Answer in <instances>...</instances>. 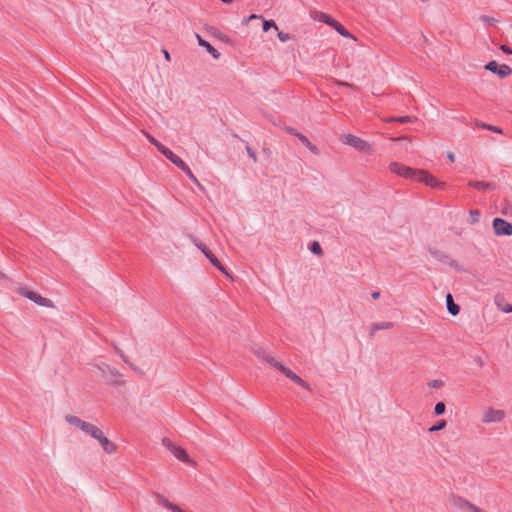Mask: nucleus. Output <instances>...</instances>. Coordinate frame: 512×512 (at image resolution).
Masks as SVG:
<instances>
[{
  "label": "nucleus",
  "mask_w": 512,
  "mask_h": 512,
  "mask_svg": "<svg viewBox=\"0 0 512 512\" xmlns=\"http://www.w3.org/2000/svg\"><path fill=\"white\" fill-rule=\"evenodd\" d=\"M252 352L261 360L268 363L272 368L275 370L281 372L283 375H285L287 378L292 380L293 382L297 383L301 387L309 390L310 386L309 384L303 380L300 376H298L296 373H294L289 367H287L281 360L277 359L276 357L270 355L265 349L261 347H255L252 349Z\"/></svg>",
  "instance_id": "obj_1"
},
{
  "label": "nucleus",
  "mask_w": 512,
  "mask_h": 512,
  "mask_svg": "<svg viewBox=\"0 0 512 512\" xmlns=\"http://www.w3.org/2000/svg\"><path fill=\"white\" fill-rule=\"evenodd\" d=\"M448 503L456 512H485L467 498L455 493L449 495Z\"/></svg>",
  "instance_id": "obj_2"
},
{
  "label": "nucleus",
  "mask_w": 512,
  "mask_h": 512,
  "mask_svg": "<svg viewBox=\"0 0 512 512\" xmlns=\"http://www.w3.org/2000/svg\"><path fill=\"white\" fill-rule=\"evenodd\" d=\"M340 141L341 143L351 146L362 153H371L373 150L372 145L370 143L351 133H344L340 135Z\"/></svg>",
  "instance_id": "obj_3"
},
{
  "label": "nucleus",
  "mask_w": 512,
  "mask_h": 512,
  "mask_svg": "<svg viewBox=\"0 0 512 512\" xmlns=\"http://www.w3.org/2000/svg\"><path fill=\"white\" fill-rule=\"evenodd\" d=\"M505 417L506 413L504 410L488 406L482 410L481 423L484 425L500 423L505 419Z\"/></svg>",
  "instance_id": "obj_4"
},
{
  "label": "nucleus",
  "mask_w": 512,
  "mask_h": 512,
  "mask_svg": "<svg viewBox=\"0 0 512 512\" xmlns=\"http://www.w3.org/2000/svg\"><path fill=\"white\" fill-rule=\"evenodd\" d=\"M17 293L34 303H36L39 306L46 307V308H54V303L52 300L45 298L38 294L37 292L31 291L28 288L20 287L17 289Z\"/></svg>",
  "instance_id": "obj_5"
},
{
  "label": "nucleus",
  "mask_w": 512,
  "mask_h": 512,
  "mask_svg": "<svg viewBox=\"0 0 512 512\" xmlns=\"http://www.w3.org/2000/svg\"><path fill=\"white\" fill-rule=\"evenodd\" d=\"M389 170L399 177L415 181L419 169H414L398 162H391Z\"/></svg>",
  "instance_id": "obj_6"
},
{
  "label": "nucleus",
  "mask_w": 512,
  "mask_h": 512,
  "mask_svg": "<svg viewBox=\"0 0 512 512\" xmlns=\"http://www.w3.org/2000/svg\"><path fill=\"white\" fill-rule=\"evenodd\" d=\"M416 182L424 183L425 185L436 188V189H444L445 183L440 181L434 175L429 173L427 170L419 169L416 177Z\"/></svg>",
  "instance_id": "obj_7"
},
{
  "label": "nucleus",
  "mask_w": 512,
  "mask_h": 512,
  "mask_svg": "<svg viewBox=\"0 0 512 512\" xmlns=\"http://www.w3.org/2000/svg\"><path fill=\"white\" fill-rule=\"evenodd\" d=\"M497 236H512V224L502 218H495L492 223Z\"/></svg>",
  "instance_id": "obj_8"
},
{
  "label": "nucleus",
  "mask_w": 512,
  "mask_h": 512,
  "mask_svg": "<svg viewBox=\"0 0 512 512\" xmlns=\"http://www.w3.org/2000/svg\"><path fill=\"white\" fill-rule=\"evenodd\" d=\"M95 440H97L100 444V446L102 447L103 451L109 455H112L114 454L118 447L117 445L112 442L111 440H109L103 433V431L101 429H99V431L97 432V436L94 437Z\"/></svg>",
  "instance_id": "obj_9"
},
{
  "label": "nucleus",
  "mask_w": 512,
  "mask_h": 512,
  "mask_svg": "<svg viewBox=\"0 0 512 512\" xmlns=\"http://www.w3.org/2000/svg\"><path fill=\"white\" fill-rule=\"evenodd\" d=\"M194 243L218 270H220L227 276L229 275L226 269L221 265L218 259L214 256V254L207 248V246L204 243L197 240H195Z\"/></svg>",
  "instance_id": "obj_10"
},
{
  "label": "nucleus",
  "mask_w": 512,
  "mask_h": 512,
  "mask_svg": "<svg viewBox=\"0 0 512 512\" xmlns=\"http://www.w3.org/2000/svg\"><path fill=\"white\" fill-rule=\"evenodd\" d=\"M194 243L218 270H220L227 276L229 275L226 269L221 265L218 259L214 256V254L207 248V246L204 243L197 240H195Z\"/></svg>",
  "instance_id": "obj_11"
},
{
  "label": "nucleus",
  "mask_w": 512,
  "mask_h": 512,
  "mask_svg": "<svg viewBox=\"0 0 512 512\" xmlns=\"http://www.w3.org/2000/svg\"><path fill=\"white\" fill-rule=\"evenodd\" d=\"M252 20H261L263 32H268L270 29L278 31V26L274 20H266L262 15L251 14L248 18L243 20V24L247 25Z\"/></svg>",
  "instance_id": "obj_12"
},
{
  "label": "nucleus",
  "mask_w": 512,
  "mask_h": 512,
  "mask_svg": "<svg viewBox=\"0 0 512 512\" xmlns=\"http://www.w3.org/2000/svg\"><path fill=\"white\" fill-rule=\"evenodd\" d=\"M195 38L199 46L206 49V51L211 54L214 60H218L220 58L219 52L206 40H204L199 34H195Z\"/></svg>",
  "instance_id": "obj_13"
},
{
  "label": "nucleus",
  "mask_w": 512,
  "mask_h": 512,
  "mask_svg": "<svg viewBox=\"0 0 512 512\" xmlns=\"http://www.w3.org/2000/svg\"><path fill=\"white\" fill-rule=\"evenodd\" d=\"M485 68L500 79L506 78L512 73L510 66H485Z\"/></svg>",
  "instance_id": "obj_14"
},
{
  "label": "nucleus",
  "mask_w": 512,
  "mask_h": 512,
  "mask_svg": "<svg viewBox=\"0 0 512 512\" xmlns=\"http://www.w3.org/2000/svg\"><path fill=\"white\" fill-rule=\"evenodd\" d=\"M166 158H168L173 164H175L178 168L179 166H183L184 161L178 157L176 154H174L170 149L167 147H163L160 151Z\"/></svg>",
  "instance_id": "obj_15"
},
{
  "label": "nucleus",
  "mask_w": 512,
  "mask_h": 512,
  "mask_svg": "<svg viewBox=\"0 0 512 512\" xmlns=\"http://www.w3.org/2000/svg\"><path fill=\"white\" fill-rule=\"evenodd\" d=\"M79 429L94 438L97 436V432L99 431L100 428H98L92 423L83 421Z\"/></svg>",
  "instance_id": "obj_16"
},
{
  "label": "nucleus",
  "mask_w": 512,
  "mask_h": 512,
  "mask_svg": "<svg viewBox=\"0 0 512 512\" xmlns=\"http://www.w3.org/2000/svg\"><path fill=\"white\" fill-rule=\"evenodd\" d=\"M446 304H447V309L450 314H452L453 316H456L459 314L460 307H459V305H457L454 302L453 297L450 293L446 295Z\"/></svg>",
  "instance_id": "obj_17"
},
{
  "label": "nucleus",
  "mask_w": 512,
  "mask_h": 512,
  "mask_svg": "<svg viewBox=\"0 0 512 512\" xmlns=\"http://www.w3.org/2000/svg\"><path fill=\"white\" fill-rule=\"evenodd\" d=\"M297 137L301 141V143L305 145L313 154H319L317 147L314 144H312L305 135L297 134Z\"/></svg>",
  "instance_id": "obj_18"
},
{
  "label": "nucleus",
  "mask_w": 512,
  "mask_h": 512,
  "mask_svg": "<svg viewBox=\"0 0 512 512\" xmlns=\"http://www.w3.org/2000/svg\"><path fill=\"white\" fill-rule=\"evenodd\" d=\"M495 304L498 307V309H500L504 313L512 312V305L505 303L501 297H495Z\"/></svg>",
  "instance_id": "obj_19"
},
{
  "label": "nucleus",
  "mask_w": 512,
  "mask_h": 512,
  "mask_svg": "<svg viewBox=\"0 0 512 512\" xmlns=\"http://www.w3.org/2000/svg\"><path fill=\"white\" fill-rule=\"evenodd\" d=\"M468 185L478 190H486L492 188V184L484 181H469Z\"/></svg>",
  "instance_id": "obj_20"
},
{
  "label": "nucleus",
  "mask_w": 512,
  "mask_h": 512,
  "mask_svg": "<svg viewBox=\"0 0 512 512\" xmlns=\"http://www.w3.org/2000/svg\"><path fill=\"white\" fill-rule=\"evenodd\" d=\"M65 421L71 425V426H75L77 428L80 427V425L82 424L83 420L80 419L79 417L77 416H74V415H66L65 416Z\"/></svg>",
  "instance_id": "obj_21"
},
{
  "label": "nucleus",
  "mask_w": 512,
  "mask_h": 512,
  "mask_svg": "<svg viewBox=\"0 0 512 512\" xmlns=\"http://www.w3.org/2000/svg\"><path fill=\"white\" fill-rule=\"evenodd\" d=\"M175 456H176L177 459H179L181 461H188L189 460L187 452L184 449H182V448H177L175 450Z\"/></svg>",
  "instance_id": "obj_22"
},
{
  "label": "nucleus",
  "mask_w": 512,
  "mask_h": 512,
  "mask_svg": "<svg viewBox=\"0 0 512 512\" xmlns=\"http://www.w3.org/2000/svg\"><path fill=\"white\" fill-rule=\"evenodd\" d=\"M336 31L343 37L350 38L354 41L356 40V38L350 32H348L341 24L339 27H337Z\"/></svg>",
  "instance_id": "obj_23"
},
{
  "label": "nucleus",
  "mask_w": 512,
  "mask_h": 512,
  "mask_svg": "<svg viewBox=\"0 0 512 512\" xmlns=\"http://www.w3.org/2000/svg\"><path fill=\"white\" fill-rule=\"evenodd\" d=\"M179 168L191 179L193 180L194 182H197V179L196 177L194 176V174L192 173V171L190 170V168L185 164V162L183 163V166H179Z\"/></svg>",
  "instance_id": "obj_24"
},
{
  "label": "nucleus",
  "mask_w": 512,
  "mask_h": 512,
  "mask_svg": "<svg viewBox=\"0 0 512 512\" xmlns=\"http://www.w3.org/2000/svg\"><path fill=\"white\" fill-rule=\"evenodd\" d=\"M469 218L471 224H476L480 219V212L478 210H472L469 212Z\"/></svg>",
  "instance_id": "obj_25"
},
{
  "label": "nucleus",
  "mask_w": 512,
  "mask_h": 512,
  "mask_svg": "<svg viewBox=\"0 0 512 512\" xmlns=\"http://www.w3.org/2000/svg\"><path fill=\"white\" fill-rule=\"evenodd\" d=\"M276 32H277V37H278L279 41L282 43H285L291 39V35L289 33L282 32L279 30Z\"/></svg>",
  "instance_id": "obj_26"
},
{
  "label": "nucleus",
  "mask_w": 512,
  "mask_h": 512,
  "mask_svg": "<svg viewBox=\"0 0 512 512\" xmlns=\"http://www.w3.org/2000/svg\"><path fill=\"white\" fill-rule=\"evenodd\" d=\"M446 410V406L443 402H438L435 407H434V413L438 416V415H442L444 414Z\"/></svg>",
  "instance_id": "obj_27"
},
{
  "label": "nucleus",
  "mask_w": 512,
  "mask_h": 512,
  "mask_svg": "<svg viewBox=\"0 0 512 512\" xmlns=\"http://www.w3.org/2000/svg\"><path fill=\"white\" fill-rule=\"evenodd\" d=\"M445 427H446V421L445 420H441L436 425L430 427L429 431L430 432H436V431H440V430L444 429Z\"/></svg>",
  "instance_id": "obj_28"
},
{
  "label": "nucleus",
  "mask_w": 512,
  "mask_h": 512,
  "mask_svg": "<svg viewBox=\"0 0 512 512\" xmlns=\"http://www.w3.org/2000/svg\"><path fill=\"white\" fill-rule=\"evenodd\" d=\"M145 135H146L147 139L149 140V142L152 143L158 149V151H161V149L164 147V145L161 144L159 141H157L151 135H149V134H145Z\"/></svg>",
  "instance_id": "obj_29"
},
{
  "label": "nucleus",
  "mask_w": 512,
  "mask_h": 512,
  "mask_svg": "<svg viewBox=\"0 0 512 512\" xmlns=\"http://www.w3.org/2000/svg\"><path fill=\"white\" fill-rule=\"evenodd\" d=\"M310 250L314 254H317V255H321L322 254V248H321L320 244L318 242H316V241H314L311 244Z\"/></svg>",
  "instance_id": "obj_30"
},
{
  "label": "nucleus",
  "mask_w": 512,
  "mask_h": 512,
  "mask_svg": "<svg viewBox=\"0 0 512 512\" xmlns=\"http://www.w3.org/2000/svg\"><path fill=\"white\" fill-rule=\"evenodd\" d=\"M391 328V324L388 322H382L373 325L372 330H380V329H389Z\"/></svg>",
  "instance_id": "obj_31"
},
{
  "label": "nucleus",
  "mask_w": 512,
  "mask_h": 512,
  "mask_svg": "<svg viewBox=\"0 0 512 512\" xmlns=\"http://www.w3.org/2000/svg\"><path fill=\"white\" fill-rule=\"evenodd\" d=\"M332 19L333 18L330 15L325 14V13H321L319 18H318L319 21H322V22H324V23H326L328 25H329V22H331Z\"/></svg>",
  "instance_id": "obj_32"
},
{
  "label": "nucleus",
  "mask_w": 512,
  "mask_h": 512,
  "mask_svg": "<svg viewBox=\"0 0 512 512\" xmlns=\"http://www.w3.org/2000/svg\"><path fill=\"white\" fill-rule=\"evenodd\" d=\"M393 120L399 121L401 123H406V122H410L411 118L409 116H404V117H400V118L387 119V121H393Z\"/></svg>",
  "instance_id": "obj_33"
},
{
  "label": "nucleus",
  "mask_w": 512,
  "mask_h": 512,
  "mask_svg": "<svg viewBox=\"0 0 512 512\" xmlns=\"http://www.w3.org/2000/svg\"><path fill=\"white\" fill-rule=\"evenodd\" d=\"M486 129H488V130H490L492 132L498 133V134L502 133V129H500L497 126L488 125V126H486Z\"/></svg>",
  "instance_id": "obj_34"
},
{
  "label": "nucleus",
  "mask_w": 512,
  "mask_h": 512,
  "mask_svg": "<svg viewBox=\"0 0 512 512\" xmlns=\"http://www.w3.org/2000/svg\"><path fill=\"white\" fill-rule=\"evenodd\" d=\"M480 20L487 24H492L494 22L493 18L484 15L480 17Z\"/></svg>",
  "instance_id": "obj_35"
},
{
  "label": "nucleus",
  "mask_w": 512,
  "mask_h": 512,
  "mask_svg": "<svg viewBox=\"0 0 512 512\" xmlns=\"http://www.w3.org/2000/svg\"><path fill=\"white\" fill-rule=\"evenodd\" d=\"M247 153L249 155V157L254 161L256 162L257 161V157H256V154L255 152H253L250 147H247Z\"/></svg>",
  "instance_id": "obj_36"
},
{
  "label": "nucleus",
  "mask_w": 512,
  "mask_h": 512,
  "mask_svg": "<svg viewBox=\"0 0 512 512\" xmlns=\"http://www.w3.org/2000/svg\"><path fill=\"white\" fill-rule=\"evenodd\" d=\"M430 386L433 388H439L442 386V382L440 380H434L430 383Z\"/></svg>",
  "instance_id": "obj_37"
},
{
  "label": "nucleus",
  "mask_w": 512,
  "mask_h": 512,
  "mask_svg": "<svg viewBox=\"0 0 512 512\" xmlns=\"http://www.w3.org/2000/svg\"><path fill=\"white\" fill-rule=\"evenodd\" d=\"M161 52L164 55L165 61L170 62L171 61V56H170L169 52L167 50H162Z\"/></svg>",
  "instance_id": "obj_38"
},
{
  "label": "nucleus",
  "mask_w": 512,
  "mask_h": 512,
  "mask_svg": "<svg viewBox=\"0 0 512 512\" xmlns=\"http://www.w3.org/2000/svg\"><path fill=\"white\" fill-rule=\"evenodd\" d=\"M501 50L504 52V53H507V54H512V49L509 48L508 46L506 45H502L501 46Z\"/></svg>",
  "instance_id": "obj_39"
},
{
  "label": "nucleus",
  "mask_w": 512,
  "mask_h": 512,
  "mask_svg": "<svg viewBox=\"0 0 512 512\" xmlns=\"http://www.w3.org/2000/svg\"><path fill=\"white\" fill-rule=\"evenodd\" d=\"M329 25L333 27L335 30H337V27L340 26V23H338L336 20L332 19L331 22H329Z\"/></svg>",
  "instance_id": "obj_40"
},
{
  "label": "nucleus",
  "mask_w": 512,
  "mask_h": 512,
  "mask_svg": "<svg viewBox=\"0 0 512 512\" xmlns=\"http://www.w3.org/2000/svg\"><path fill=\"white\" fill-rule=\"evenodd\" d=\"M104 366H105V369L107 371H109L111 374H116V371L114 369H112L110 366H108V365H104Z\"/></svg>",
  "instance_id": "obj_41"
},
{
  "label": "nucleus",
  "mask_w": 512,
  "mask_h": 512,
  "mask_svg": "<svg viewBox=\"0 0 512 512\" xmlns=\"http://www.w3.org/2000/svg\"><path fill=\"white\" fill-rule=\"evenodd\" d=\"M447 156H448V159H449L450 161H452V162H453V161L455 160V156H454V154H453V153H451V152H450V153H448V155H447Z\"/></svg>",
  "instance_id": "obj_42"
},
{
  "label": "nucleus",
  "mask_w": 512,
  "mask_h": 512,
  "mask_svg": "<svg viewBox=\"0 0 512 512\" xmlns=\"http://www.w3.org/2000/svg\"><path fill=\"white\" fill-rule=\"evenodd\" d=\"M479 127L481 128H485L486 129V126H488L489 124H485V123H480V124H477Z\"/></svg>",
  "instance_id": "obj_43"
},
{
  "label": "nucleus",
  "mask_w": 512,
  "mask_h": 512,
  "mask_svg": "<svg viewBox=\"0 0 512 512\" xmlns=\"http://www.w3.org/2000/svg\"><path fill=\"white\" fill-rule=\"evenodd\" d=\"M220 1L223 3H226V4H230L232 2V0H220Z\"/></svg>",
  "instance_id": "obj_44"
},
{
  "label": "nucleus",
  "mask_w": 512,
  "mask_h": 512,
  "mask_svg": "<svg viewBox=\"0 0 512 512\" xmlns=\"http://www.w3.org/2000/svg\"><path fill=\"white\" fill-rule=\"evenodd\" d=\"M5 278H6L5 274L0 271V279H5Z\"/></svg>",
  "instance_id": "obj_45"
},
{
  "label": "nucleus",
  "mask_w": 512,
  "mask_h": 512,
  "mask_svg": "<svg viewBox=\"0 0 512 512\" xmlns=\"http://www.w3.org/2000/svg\"><path fill=\"white\" fill-rule=\"evenodd\" d=\"M373 298H378L379 297V293L378 292H375L372 294Z\"/></svg>",
  "instance_id": "obj_46"
},
{
  "label": "nucleus",
  "mask_w": 512,
  "mask_h": 512,
  "mask_svg": "<svg viewBox=\"0 0 512 512\" xmlns=\"http://www.w3.org/2000/svg\"><path fill=\"white\" fill-rule=\"evenodd\" d=\"M488 64L494 65V64H497V63H496V61L492 60Z\"/></svg>",
  "instance_id": "obj_47"
},
{
  "label": "nucleus",
  "mask_w": 512,
  "mask_h": 512,
  "mask_svg": "<svg viewBox=\"0 0 512 512\" xmlns=\"http://www.w3.org/2000/svg\"><path fill=\"white\" fill-rule=\"evenodd\" d=\"M419 1L425 3V2H428L429 0H419Z\"/></svg>",
  "instance_id": "obj_48"
}]
</instances>
